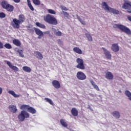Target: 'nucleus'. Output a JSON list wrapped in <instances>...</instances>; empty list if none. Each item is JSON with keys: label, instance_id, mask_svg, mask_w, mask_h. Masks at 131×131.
Here are the masks:
<instances>
[{"label": "nucleus", "instance_id": "de8ad7c7", "mask_svg": "<svg viewBox=\"0 0 131 131\" xmlns=\"http://www.w3.org/2000/svg\"><path fill=\"white\" fill-rule=\"evenodd\" d=\"M45 34H50V31H47L44 32Z\"/></svg>", "mask_w": 131, "mask_h": 131}, {"label": "nucleus", "instance_id": "2eb2a0df", "mask_svg": "<svg viewBox=\"0 0 131 131\" xmlns=\"http://www.w3.org/2000/svg\"><path fill=\"white\" fill-rule=\"evenodd\" d=\"M105 78L109 79V80H112L114 78L113 74L111 72H107L105 73Z\"/></svg>", "mask_w": 131, "mask_h": 131}, {"label": "nucleus", "instance_id": "f704fd0d", "mask_svg": "<svg viewBox=\"0 0 131 131\" xmlns=\"http://www.w3.org/2000/svg\"><path fill=\"white\" fill-rule=\"evenodd\" d=\"M49 14H52V15H56V11L53 9H48L47 10Z\"/></svg>", "mask_w": 131, "mask_h": 131}, {"label": "nucleus", "instance_id": "a19ab883", "mask_svg": "<svg viewBox=\"0 0 131 131\" xmlns=\"http://www.w3.org/2000/svg\"><path fill=\"white\" fill-rule=\"evenodd\" d=\"M94 88L95 89V90L96 91H100V89L99 88V86H98V85H97L96 84L94 85L93 86Z\"/></svg>", "mask_w": 131, "mask_h": 131}, {"label": "nucleus", "instance_id": "aec40b11", "mask_svg": "<svg viewBox=\"0 0 131 131\" xmlns=\"http://www.w3.org/2000/svg\"><path fill=\"white\" fill-rule=\"evenodd\" d=\"M60 124H61V125L63 126V127H67V126H68V124L67 123V122H66V120H65V119H61L60 120Z\"/></svg>", "mask_w": 131, "mask_h": 131}, {"label": "nucleus", "instance_id": "b1692460", "mask_svg": "<svg viewBox=\"0 0 131 131\" xmlns=\"http://www.w3.org/2000/svg\"><path fill=\"white\" fill-rule=\"evenodd\" d=\"M28 112L31 113V114H35L36 113V110L33 107L30 106L28 110Z\"/></svg>", "mask_w": 131, "mask_h": 131}, {"label": "nucleus", "instance_id": "ea45409f", "mask_svg": "<svg viewBox=\"0 0 131 131\" xmlns=\"http://www.w3.org/2000/svg\"><path fill=\"white\" fill-rule=\"evenodd\" d=\"M6 17V14L4 12L0 13V18H5Z\"/></svg>", "mask_w": 131, "mask_h": 131}, {"label": "nucleus", "instance_id": "ddd939ff", "mask_svg": "<svg viewBox=\"0 0 131 131\" xmlns=\"http://www.w3.org/2000/svg\"><path fill=\"white\" fill-rule=\"evenodd\" d=\"M111 50L115 53L119 52V46H118V43H114L112 45Z\"/></svg>", "mask_w": 131, "mask_h": 131}, {"label": "nucleus", "instance_id": "7c9ffc66", "mask_svg": "<svg viewBox=\"0 0 131 131\" xmlns=\"http://www.w3.org/2000/svg\"><path fill=\"white\" fill-rule=\"evenodd\" d=\"M85 35L89 41H93V38L92 37V36H91V34L86 33Z\"/></svg>", "mask_w": 131, "mask_h": 131}, {"label": "nucleus", "instance_id": "2f4dec72", "mask_svg": "<svg viewBox=\"0 0 131 131\" xmlns=\"http://www.w3.org/2000/svg\"><path fill=\"white\" fill-rule=\"evenodd\" d=\"M45 100H46V102H48L50 104V105H52V106H54V102H53V101H52L51 99L48 98H45Z\"/></svg>", "mask_w": 131, "mask_h": 131}, {"label": "nucleus", "instance_id": "c9c22d12", "mask_svg": "<svg viewBox=\"0 0 131 131\" xmlns=\"http://www.w3.org/2000/svg\"><path fill=\"white\" fill-rule=\"evenodd\" d=\"M4 47H5V48H6V49H8V50L12 49V46L10 45V44L9 43H6L4 45Z\"/></svg>", "mask_w": 131, "mask_h": 131}, {"label": "nucleus", "instance_id": "0eeeda50", "mask_svg": "<svg viewBox=\"0 0 131 131\" xmlns=\"http://www.w3.org/2000/svg\"><path fill=\"white\" fill-rule=\"evenodd\" d=\"M76 62L78 65L76 66V68L80 69L81 70H84L85 66H84V62L83 60L81 58H78L76 59Z\"/></svg>", "mask_w": 131, "mask_h": 131}, {"label": "nucleus", "instance_id": "58836bf2", "mask_svg": "<svg viewBox=\"0 0 131 131\" xmlns=\"http://www.w3.org/2000/svg\"><path fill=\"white\" fill-rule=\"evenodd\" d=\"M62 13H63L64 16H65V17H67V18L69 17V13H68L67 12H65V11H62Z\"/></svg>", "mask_w": 131, "mask_h": 131}, {"label": "nucleus", "instance_id": "9d476101", "mask_svg": "<svg viewBox=\"0 0 131 131\" xmlns=\"http://www.w3.org/2000/svg\"><path fill=\"white\" fill-rule=\"evenodd\" d=\"M123 9L125 10H130L131 9V2L125 0L122 6Z\"/></svg>", "mask_w": 131, "mask_h": 131}, {"label": "nucleus", "instance_id": "4c0bfd02", "mask_svg": "<svg viewBox=\"0 0 131 131\" xmlns=\"http://www.w3.org/2000/svg\"><path fill=\"white\" fill-rule=\"evenodd\" d=\"M60 8L62 11H68V9H67V8L64 6L61 5L60 6Z\"/></svg>", "mask_w": 131, "mask_h": 131}, {"label": "nucleus", "instance_id": "a18cd8bd", "mask_svg": "<svg viewBox=\"0 0 131 131\" xmlns=\"http://www.w3.org/2000/svg\"><path fill=\"white\" fill-rule=\"evenodd\" d=\"M13 2H14V3H20V0H13Z\"/></svg>", "mask_w": 131, "mask_h": 131}, {"label": "nucleus", "instance_id": "c756f323", "mask_svg": "<svg viewBox=\"0 0 131 131\" xmlns=\"http://www.w3.org/2000/svg\"><path fill=\"white\" fill-rule=\"evenodd\" d=\"M36 25L37 27H39L40 28H42V29H46V26L43 24H41L40 23L36 22Z\"/></svg>", "mask_w": 131, "mask_h": 131}, {"label": "nucleus", "instance_id": "6e6552de", "mask_svg": "<svg viewBox=\"0 0 131 131\" xmlns=\"http://www.w3.org/2000/svg\"><path fill=\"white\" fill-rule=\"evenodd\" d=\"M76 77L79 80H85L86 79V75L83 72L79 71L77 73Z\"/></svg>", "mask_w": 131, "mask_h": 131}, {"label": "nucleus", "instance_id": "cd10ccee", "mask_svg": "<svg viewBox=\"0 0 131 131\" xmlns=\"http://www.w3.org/2000/svg\"><path fill=\"white\" fill-rule=\"evenodd\" d=\"M23 70L25 72L30 73L31 72V69L27 66H24L23 67Z\"/></svg>", "mask_w": 131, "mask_h": 131}, {"label": "nucleus", "instance_id": "39448f33", "mask_svg": "<svg viewBox=\"0 0 131 131\" xmlns=\"http://www.w3.org/2000/svg\"><path fill=\"white\" fill-rule=\"evenodd\" d=\"M114 28H118L120 30H121L123 32H124L126 34H131V31L130 30L124 26L123 25H119V24H115L114 25Z\"/></svg>", "mask_w": 131, "mask_h": 131}, {"label": "nucleus", "instance_id": "79ce46f5", "mask_svg": "<svg viewBox=\"0 0 131 131\" xmlns=\"http://www.w3.org/2000/svg\"><path fill=\"white\" fill-rule=\"evenodd\" d=\"M57 42H58V45H62V43H63V42H62V41L60 39H58L57 40Z\"/></svg>", "mask_w": 131, "mask_h": 131}, {"label": "nucleus", "instance_id": "f8f14e48", "mask_svg": "<svg viewBox=\"0 0 131 131\" xmlns=\"http://www.w3.org/2000/svg\"><path fill=\"white\" fill-rule=\"evenodd\" d=\"M52 84L55 89H56L57 90L60 89L61 88V84H60V82L58 80H54L52 81Z\"/></svg>", "mask_w": 131, "mask_h": 131}, {"label": "nucleus", "instance_id": "5701e85b", "mask_svg": "<svg viewBox=\"0 0 131 131\" xmlns=\"http://www.w3.org/2000/svg\"><path fill=\"white\" fill-rule=\"evenodd\" d=\"M35 54L37 59H39V60H42V59H43V56L40 52L36 51L35 52Z\"/></svg>", "mask_w": 131, "mask_h": 131}, {"label": "nucleus", "instance_id": "e433bc0d", "mask_svg": "<svg viewBox=\"0 0 131 131\" xmlns=\"http://www.w3.org/2000/svg\"><path fill=\"white\" fill-rule=\"evenodd\" d=\"M54 33L57 36H61L62 35V32L59 31L54 32Z\"/></svg>", "mask_w": 131, "mask_h": 131}, {"label": "nucleus", "instance_id": "f257e3e1", "mask_svg": "<svg viewBox=\"0 0 131 131\" xmlns=\"http://www.w3.org/2000/svg\"><path fill=\"white\" fill-rule=\"evenodd\" d=\"M25 22V16L23 14H20L18 16V19L14 18L11 22V25L13 28L19 29L20 28V25Z\"/></svg>", "mask_w": 131, "mask_h": 131}, {"label": "nucleus", "instance_id": "4468645a", "mask_svg": "<svg viewBox=\"0 0 131 131\" xmlns=\"http://www.w3.org/2000/svg\"><path fill=\"white\" fill-rule=\"evenodd\" d=\"M10 112H12V113H16L17 112V106L14 105H10L8 107Z\"/></svg>", "mask_w": 131, "mask_h": 131}, {"label": "nucleus", "instance_id": "6ab92c4d", "mask_svg": "<svg viewBox=\"0 0 131 131\" xmlns=\"http://www.w3.org/2000/svg\"><path fill=\"white\" fill-rule=\"evenodd\" d=\"M73 50L74 52L77 54H79V55L82 54V51H81V49H79L78 47H75Z\"/></svg>", "mask_w": 131, "mask_h": 131}, {"label": "nucleus", "instance_id": "1a4fd4ad", "mask_svg": "<svg viewBox=\"0 0 131 131\" xmlns=\"http://www.w3.org/2000/svg\"><path fill=\"white\" fill-rule=\"evenodd\" d=\"M102 49L103 50L104 52V54L106 58V59H108V60H111L112 58V55H111V53H110V51H108L106 48L102 47Z\"/></svg>", "mask_w": 131, "mask_h": 131}, {"label": "nucleus", "instance_id": "4be33fe9", "mask_svg": "<svg viewBox=\"0 0 131 131\" xmlns=\"http://www.w3.org/2000/svg\"><path fill=\"white\" fill-rule=\"evenodd\" d=\"M13 43L15 46H16V47H20V46H21V42L17 39H14L13 40Z\"/></svg>", "mask_w": 131, "mask_h": 131}, {"label": "nucleus", "instance_id": "412c9836", "mask_svg": "<svg viewBox=\"0 0 131 131\" xmlns=\"http://www.w3.org/2000/svg\"><path fill=\"white\" fill-rule=\"evenodd\" d=\"M8 94H10V95L13 96V97H14V98H19V97H20L19 95H18V94H16V93H15V92H14V91H13V90L9 91Z\"/></svg>", "mask_w": 131, "mask_h": 131}, {"label": "nucleus", "instance_id": "a211bd4d", "mask_svg": "<svg viewBox=\"0 0 131 131\" xmlns=\"http://www.w3.org/2000/svg\"><path fill=\"white\" fill-rule=\"evenodd\" d=\"M112 115L114 116V117H115V118H117V119L120 118V113H119V112L118 111H114L112 113Z\"/></svg>", "mask_w": 131, "mask_h": 131}, {"label": "nucleus", "instance_id": "c03bdc74", "mask_svg": "<svg viewBox=\"0 0 131 131\" xmlns=\"http://www.w3.org/2000/svg\"><path fill=\"white\" fill-rule=\"evenodd\" d=\"M91 83L93 85V86H94L96 84V83H95L94 80H91Z\"/></svg>", "mask_w": 131, "mask_h": 131}, {"label": "nucleus", "instance_id": "49530a36", "mask_svg": "<svg viewBox=\"0 0 131 131\" xmlns=\"http://www.w3.org/2000/svg\"><path fill=\"white\" fill-rule=\"evenodd\" d=\"M2 93H3V89L0 87V95H2Z\"/></svg>", "mask_w": 131, "mask_h": 131}, {"label": "nucleus", "instance_id": "a878e982", "mask_svg": "<svg viewBox=\"0 0 131 131\" xmlns=\"http://www.w3.org/2000/svg\"><path fill=\"white\" fill-rule=\"evenodd\" d=\"M30 107V106L26 104H23L20 107V109L21 110H27L28 111V108Z\"/></svg>", "mask_w": 131, "mask_h": 131}, {"label": "nucleus", "instance_id": "37998d69", "mask_svg": "<svg viewBox=\"0 0 131 131\" xmlns=\"http://www.w3.org/2000/svg\"><path fill=\"white\" fill-rule=\"evenodd\" d=\"M4 48V44L0 41V49H3Z\"/></svg>", "mask_w": 131, "mask_h": 131}, {"label": "nucleus", "instance_id": "bb28decb", "mask_svg": "<svg viewBox=\"0 0 131 131\" xmlns=\"http://www.w3.org/2000/svg\"><path fill=\"white\" fill-rule=\"evenodd\" d=\"M125 95L128 97V100L131 101V92L128 90H126L125 91Z\"/></svg>", "mask_w": 131, "mask_h": 131}, {"label": "nucleus", "instance_id": "09e8293b", "mask_svg": "<svg viewBox=\"0 0 131 131\" xmlns=\"http://www.w3.org/2000/svg\"><path fill=\"white\" fill-rule=\"evenodd\" d=\"M127 12L129 14H131V10H127Z\"/></svg>", "mask_w": 131, "mask_h": 131}, {"label": "nucleus", "instance_id": "9b49d317", "mask_svg": "<svg viewBox=\"0 0 131 131\" xmlns=\"http://www.w3.org/2000/svg\"><path fill=\"white\" fill-rule=\"evenodd\" d=\"M6 64L11 69H12V70L14 71V72H18V71H19V68L15 66H13L11 62L8 61H7Z\"/></svg>", "mask_w": 131, "mask_h": 131}, {"label": "nucleus", "instance_id": "72a5a7b5", "mask_svg": "<svg viewBox=\"0 0 131 131\" xmlns=\"http://www.w3.org/2000/svg\"><path fill=\"white\" fill-rule=\"evenodd\" d=\"M77 17L78 20L80 22V23H81V24H82V25H85L86 24L85 21L82 20V19H81V18H80V17H79V16H77Z\"/></svg>", "mask_w": 131, "mask_h": 131}, {"label": "nucleus", "instance_id": "8fccbe9b", "mask_svg": "<svg viewBox=\"0 0 131 131\" xmlns=\"http://www.w3.org/2000/svg\"><path fill=\"white\" fill-rule=\"evenodd\" d=\"M41 36H39L38 37V38L39 39H40V38H41Z\"/></svg>", "mask_w": 131, "mask_h": 131}, {"label": "nucleus", "instance_id": "f03ea898", "mask_svg": "<svg viewBox=\"0 0 131 131\" xmlns=\"http://www.w3.org/2000/svg\"><path fill=\"white\" fill-rule=\"evenodd\" d=\"M44 21L51 25H57V24H58L57 19L55 18L53 15L51 14H47L45 17H44Z\"/></svg>", "mask_w": 131, "mask_h": 131}, {"label": "nucleus", "instance_id": "20e7f679", "mask_svg": "<svg viewBox=\"0 0 131 131\" xmlns=\"http://www.w3.org/2000/svg\"><path fill=\"white\" fill-rule=\"evenodd\" d=\"M102 8L104 9L105 11H107L108 12H110L111 13H112L114 15L119 14V11H118V10L114 9V8L109 7V6H108V5L106 2H102Z\"/></svg>", "mask_w": 131, "mask_h": 131}, {"label": "nucleus", "instance_id": "473e14b6", "mask_svg": "<svg viewBox=\"0 0 131 131\" xmlns=\"http://www.w3.org/2000/svg\"><path fill=\"white\" fill-rule=\"evenodd\" d=\"M34 5L36 6H39L40 5V1L39 0H32Z\"/></svg>", "mask_w": 131, "mask_h": 131}, {"label": "nucleus", "instance_id": "393cba45", "mask_svg": "<svg viewBox=\"0 0 131 131\" xmlns=\"http://www.w3.org/2000/svg\"><path fill=\"white\" fill-rule=\"evenodd\" d=\"M27 5L30 10L32 11H34V8H33V6H32L30 0H27Z\"/></svg>", "mask_w": 131, "mask_h": 131}, {"label": "nucleus", "instance_id": "423d86ee", "mask_svg": "<svg viewBox=\"0 0 131 131\" xmlns=\"http://www.w3.org/2000/svg\"><path fill=\"white\" fill-rule=\"evenodd\" d=\"M30 115L29 113L25 111H21L20 113L18 115L17 118L19 119V121H24L25 118H29Z\"/></svg>", "mask_w": 131, "mask_h": 131}, {"label": "nucleus", "instance_id": "f3484780", "mask_svg": "<svg viewBox=\"0 0 131 131\" xmlns=\"http://www.w3.org/2000/svg\"><path fill=\"white\" fill-rule=\"evenodd\" d=\"M71 112L73 116H78V111L75 107L72 108Z\"/></svg>", "mask_w": 131, "mask_h": 131}, {"label": "nucleus", "instance_id": "dca6fc26", "mask_svg": "<svg viewBox=\"0 0 131 131\" xmlns=\"http://www.w3.org/2000/svg\"><path fill=\"white\" fill-rule=\"evenodd\" d=\"M34 29L37 35H38V36H43V33L40 30L36 28H34Z\"/></svg>", "mask_w": 131, "mask_h": 131}, {"label": "nucleus", "instance_id": "c85d7f7f", "mask_svg": "<svg viewBox=\"0 0 131 131\" xmlns=\"http://www.w3.org/2000/svg\"><path fill=\"white\" fill-rule=\"evenodd\" d=\"M24 50L21 49H18L17 50V52L19 54V57H21V58H24V54H23Z\"/></svg>", "mask_w": 131, "mask_h": 131}, {"label": "nucleus", "instance_id": "7ed1b4c3", "mask_svg": "<svg viewBox=\"0 0 131 131\" xmlns=\"http://www.w3.org/2000/svg\"><path fill=\"white\" fill-rule=\"evenodd\" d=\"M1 6L3 9L6 10L7 12H12L14 11V6L9 4L8 1L3 0L1 2Z\"/></svg>", "mask_w": 131, "mask_h": 131}]
</instances>
